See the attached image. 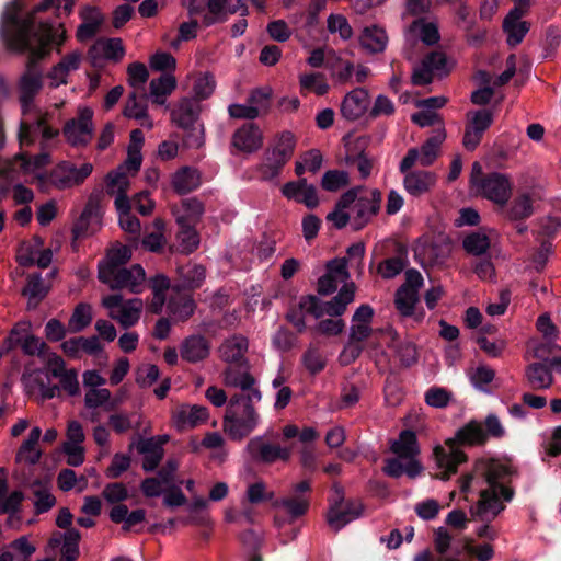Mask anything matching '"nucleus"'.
Here are the masks:
<instances>
[{
	"instance_id": "nucleus-17",
	"label": "nucleus",
	"mask_w": 561,
	"mask_h": 561,
	"mask_svg": "<svg viewBox=\"0 0 561 561\" xmlns=\"http://www.w3.org/2000/svg\"><path fill=\"white\" fill-rule=\"evenodd\" d=\"M275 506L282 508L285 514V516L280 514L275 516L276 526L282 527L285 523L291 524L306 515L310 507V500L305 495L290 494L277 500Z\"/></svg>"
},
{
	"instance_id": "nucleus-9",
	"label": "nucleus",
	"mask_w": 561,
	"mask_h": 561,
	"mask_svg": "<svg viewBox=\"0 0 561 561\" xmlns=\"http://www.w3.org/2000/svg\"><path fill=\"white\" fill-rule=\"evenodd\" d=\"M462 145L468 151H474L480 145L484 133L491 127L494 114L489 108H481L468 113Z\"/></svg>"
},
{
	"instance_id": "nucleus-18",
	"label": "nucleus",
	"mask_w": 561,
	"mask_h": 561,
	"mask_svg": "<svg viewBox=\"0 0 561 561\" xmlns=\"http://www.w3.org/2000/svg\"><path fill=\"white\" fill-rule=\"evenodd\" d=\"M231 145L241 152L257 151L263 145V135L259 125L255 123L243 124L233 133Z\"/></svg>"
},
{
	"instance_id": "nucleus-38",
	"label": "nucleus",
	"mask_w": 561,
	"mask_h": 561,
	"mask_svg": "<svg viewBox=\"0 0 561 561\" xmlns=\"http://www.w3.org/2000/svg\"><path fill=\"white\" fill-rule=\"evenodd\" d=\"M42 436V430L39 427H33L27 436V438L21 445L18 457H22L25 455V460L30 465H36L42 457V453L35 449L39 438Z\"/></svg>"
},
{
	"instance_id": "nucleus-30",
	"label": "nucleus",
	"mask_w": 561,
	"mask_h": 561,
	"mask_svg": "<svg viewBox=\"0 0 561 561\" xmlns=\"http://www.w3.org/2000/svg\"><path fill=\"white\" fill-rule=\"evenodd\" d=\"M556 340H545L534 350V357L538 363L550 365L556 373L561 374V346L554 343Z\"/></svg>"
},
{
	"instance_id": "nucleus-33",
	"label": "nucleus",
	"mask_w": 561,
	"mask_h": 561,
	"mask_svg": "<svg viewBox=\"0 0 561 561\" xmlns=\"http://www.w3.org/2000/svg\"><path fill=\"white\" fill-rule=\"evenodd\" d=\"M363 48L371 54L382 53L388 43L386 31L377 25L366 26L359 37Z\"/></svg>"
},
{
	"instance_id": "nucleus-27",
	"label": "nucleus",
	"mask_w": 561,
	"mask_h": 561,
	"mask_svg": "<svg viewBox=\"0 0 561 561\" xmlns=\"http://www.w3.org/2000/svg\"><path fill=\"white\" fill-rule=\"evenodd\" d=\"M419 301V293L407 289L405 287H399L394 295V305L397 310L403 317H414L416 321H422L424 318V311H416L415 305Z\"/></svg>"
},
{
	"instance_id": "nucleus-51",
	"label": "nucleus",
	"mask_w": 561,
	"mask_h": 561,
	"mask_svg": "<svg viewBox=\"0 0 561 561\" xmlns=\"http://www.w3.org/2000/svg\"><path fill=\"white\" fill-rule=\"evenodd\" d=\"M173 121L182 129H187L196 125L198 119V112H196L193 105L188 102L180 105L179 111L172 114Z\"/></svg>"
},
{
	"instance_id": "nucleus-64",
	"label": "nucleus",
	"mask_w": 561,
	"mask_h": 561,
	"mask_svg": "<svg viewBox=\"0 0 561 561\" xmlns=\"http://www.w3.org/2000/svg\"><path fill=\"white\" fill-rule=\"evenodd\" d=\"M33 494L36 497L34 506L37 515L48 512L56 504V497L45 489L38 488Z\"/></svg>"
},
{
	"instance_id": "nucleus-39",
	"label": "nucleus",
	"mask_w": 561,
	"mask_h": 561,
	"mask_svg": "<svg viewBox=\"0 0 561 561\" xmlns=\"http://www.w3.org/2000/svg\"><path fill=\"white\" fill-rule=\"evenodd\" d=\"M81 534L77 528H70L64 533L61 558L59 561H77L80 554L79 542Z\"/></svg>"
},
{
	"instance_id": "nucleus-14",
	"label": "nucleus",
	"mask_w": 561,
	"mask_h": 561,
	"mask_svg": "<svg viewBox=\"0 0 561 561\" xmlns=\"http://www.w3.org/2000/svg\"><path fill=\"white\" fill-rule=\"evenodd\" d=\"M304 312L317 319L321 318L323 316L322 301L314 295H306L300 298L297 305L288 309L285 319L296 328L298 333L306 330Z\"/></svg>"
},
{
	"instance_id": "nucleus-16",
	"label": "nucleus",
	"mask_w": 561,
	"mask_h": 561,
	"mask_svg": "<svg viewBox=\"0 0 561 561\" xmlns=\"http://www.w3.org/2000/svg\"><path fill=\"white\" fill-rule=\"evenodd\" d=\"M146 279V273L141 265L134 264L130 268L122 267L107 277L106 282H102L110 286L111 289L128 288L131 293L138 294L141 285Z\"/></svg>"
},
{
	"instance_id": "nucleus-50",
	"label": "nucleus",
	"mask_w": 561,
	"mask_h": 561,
	"mask_svg": "<svg viewBox=\"0 0 561 561\" xmlns=\"http://www.w3.org/2000/svg\"><path fill=\"white\" fill-rule=\"evenodd\" d=\"M503 32L507 35L506 43L511 47L520 44L530 30V23L527 21L511 23L510 26L502 24Z\"/></svg>"
},
{
	"instance_id": "nucleus-37",
	"label": "nucleus",
	"mask_w": 561,
	"mask_h": 561,
	"mask_svg": "<svg viewBox=\"0 0 561 561\" xmlns=\"http://www.w3.org/2000/svg\"><path fill=\"white\" fill-rule=\"evenodd\" d=\"M48 290L41 274H32L22 294L28 297V308H35L47 296Z\"/></svg>"
},
{
	"instance_id": "nucleus-57",
	"label": "nucleus",
	"mask_w": 561,
	"mask_h": 561,
	"mask_svg": "<svg viewBox=\"0 0 561 561\" xmlns=\"http://www.w3.org/2000/svg\"><path fill=\"white\" fill-rule=\"evenodd\" d=\"M295 342V334L285 327H280L272 339L274 347L282 352L290 351L294 347Z\"/></svg>"
},
{
	"instance_id": "nucleus-15",
	"label": "nucleus",
	"mask_w": 561,
	"mask_h": 561,
	"mask_svg": "<svg viewBox=\"0 0 561 561\" xmlns=\"http://www.w3.org/2000/svg\"><path fill=\"white\" fill-rule=\"evenodd\" d=\"M479 187L485 198L500 205L507 203L512 192L510 179L499 172H492L482 178Z\"/></svg>"
},
{
	"instance_id": "nucleus-59",
	"label": "nucleus",
	"mask_w": 561,
	"mask_h": 561,
	"mask_svg": "<svg viewBox=\"0 0 561 561\" xmlns=\"http://www.w3.org/2000/svg\"><path fill=\"white\" fill-rule=\"evenodd\" d=\"M128 83L131 87L142 85L149 78V72L145 64L135 61L127 68Z\"/></svg>"
},
{
	"instance_id": "nucleus-42",
	"label": "nucleus",
	"mask_w": 561,
	"mask_h": 561,
	"mask_svg": "<svg viewBox=\"0 0 561 561\" xmlns=\"http://www.w3.org/2000/svg\"><path fill=\"white\" fill-rule=\"evenodd\" d=\"M141 311V301L140 300H130L128 304L121 307L118 314L115 316L111 312V317L113 319L118 320L119 324L124 329H128L135 325L139 318Z\"/></svg>"
},
{
	"instance_id": "nucleus-52",
	"label": "nucleus",
	"mask_w": 561,
	"mask_h": 561,
	"mask_svg": "<svg viewBox=\"0 0 561 561\" xmlns=\"http://www.w3.org/2000/svg\"><path fill=\"white\" fill-rule=\"evenodd\" d=\"M423 61L424 66L428 67L432 73L436 72L439 77L447 76L450 72L447 57L442 51H432L427 54Z\"/></svg>"
},
{
	"instance_id": "nucleus-11",
	"label": "nucleus",
	"mask_w": 561,
	"mask_h": 561,
	"mask_svg": "<svg viewBox=\"0 0 561 561\" xmlns=\"http://www.w3.org/2000/svg\"><path fill=\"white\" fill-rule=\"evenodd\" d=\"M101 216L100 196L98 194H91L80 217L72 226L71 231L73 240L82 239L94 233L96 230L95 226L100 225Z\"/></svg>"
},
{
	"instance_id": "nucleus-26",
	"label": "nucleus",
	"mask_w": 561,
	"mask_h": 561,
	"mask_svg": "<svg viewBox=\"0 0 561 561\" xmlns=\"http://www.w3.org/2000/svg\"><path fill=\"white\" fill-rule=\"evenodd\" d=\"M553 368L545 363H531L526 367L525 376L533 390L548 389L553 383Z\"/></svg>"
},
{
	"instance_id": "nucleus-32",
	"label": "nucleus",
	"mask_w": 561,
	"mask_h": 561,
	"mask_svg": "<svg viewBox=\"0 0 561 561\" xmlns=\"http://www.w3.org/2000/svg\"><path fill=\"white\" fill-rule=\"evenodd\" d=\"M167 309L175 321L185 322L194 314L196 302L191 295H180L169 299Z\"/></svg>"
},
{
	"instance_id": "nucleus-35",
	"label": "nucleus",
	"mask_w": 561,
	"mask_h": 561,
	"mask_svg": "<svg viewBox=\"0 0 561 561\" xmlns=\"http://www.w3.org/2000/svg\"><path fill=\"white\" fill-rule=\"evenodd\" d=\"M446 138L444 128L435 131L434 135L428 137L425 142L419 149L420 151V164L422 167H431L436 160L439 148Z\"/></svg>"
},
{
	"instance_id": "nucleus-36",
	"label": "nucleus",
	"mask_w": 561,
	"mask_h": 561,
	"mask_svg": "<svg viewBox=\"0 0 561 561\" xmlns=\"http://www.w3.org/2000/svg\"><path fill=\"white\" fill-rule=\"evenodd\" d=\"M462 248L466 253L473 256H484L489 254L491 240L486 233L480 229L468 233L462 240Z\"/></svg>"
},
{
	"instance_id": "nucleus-41",
	"label": "nucleus",
	"mask_w": 561,
	"mask_h": 561,
	"mask_svg": "<svg viewBox=\"0 0 561 561\" xmlns=\"http://www.w3.org/2000/svg\"><path fill=\"white\" fill-rule=\"evenodd\" d=\"M534 213L533 198L529 194H522L514 198L508 210L507 216L511 220H525Z\"/></svg>"
},
{
	"instance_id": "nucleus-22",
	"label": "nucleus",
	"mask_w": 561,
	"mask_h": 561,
	"mask_svg": "<svg viewBox=\"0 0 561 561\" xmlns=\"http://www.w3.org/2000/svg\"><path fill=\"white\" fill-rule=\"evenodd\" d=\"M436 184V175L431 171L415 170L407 173L403 179V186L405 191L419 197L430 192Z\"/></svg>"
},
{
	"instance_id": "nucleus-1",
	"label": "nucleus",
	"mask_w": 561,
	"mask_h": 561,
	"mask_svg": "<svg viewBox=\"0 0 561 561\" xmlns=\"http://www.w3.org/2000/svg\"><path fill=\"white\" fill-rule=\"evenodd\" d=\"M511 469L496 460L480 459L473 470L460 479V491L467 493L472 483L486 484L479 490V501L470 507L471 516L485 524L478 528L477 536L493 540L495 531L489 525L505 510V502H511L515 495L513 488L503 484L502 480L511 476Z\"/></svg>"
},
{
	"instance_id": "nucleus-40",
	"label": "nucleus",
	"mask_w": 561,
	"mask_h": 561,
	"mask_svg": "<svg viewBox=\"0 0 561 561\" xmlns=\"http://www.w3.org/2000/svg\"><path fill=\"white\" fill-rule=\"evenodd\" d=\"M205 272L204 266L197 264L181 267L180 276L182 278V283L179 287L188 290L199 288L205 279Z\"/></svg>"
},
{
	"instance_id": "nucleus-56",
	"label": "nucleus",
	"mask_w": 561,
	"mask_h": 561,
	"mask_svg": "<svg viewBox=\"0 0 561 561\" xmlns=\"http://www.w3.org/2000/svg\"><path fill=\"white\" fill-rule=\"evenodd\" d=\"M451 400V393L444 388L432 387L425 393V402L434 408H446Z\"/></svg>"
},
{
	"instance_id": "nucleus-8",
	"label": "nucleus",
	"mask_w": 561,
	"mask_h": 561,
	"mask_svg": "<svg viewBox=\"0 0 561 561\" xmlns=\"http://www.w3.org/2000/svg\"><path fill=\"white\" fill-rule=\"evenodd\" d=\"M93 111L90 107L79 110L78 116L66 122L62 134L73 147H85L93 135Z\"/></svg>"
},
{
	"instance_id": "nucleus-13",
	"label": "nucleus",
	"mask_w": 561,
	"mask_h": 561,
	"mask_svg": "<svg viewBox=\"0 0 561 561\" xmlns=\"http://www.w3.org/2000/svg\"><path fill=\"white\" fill-rule=\"evenodd\" d=\"M376 332L389 337L387 346L394 352L402 368H410L417 363L419 354L415 344L408 340H400L398 332L391 325L378 329Z\"/></svg>"
},
{
	"instance_id": "nucleus-62",
	"label": "nucleus",
	"mask_w": 561,
	"mask_h": 561,
	"mask_svg": "<svg viewBox=\"0 0 561 561\" xmlns=\"http://www.w3.org/2000/svg\"><path fill=\"white\" fill-rule=\"evenodd\" d=\"M193 90L198 100H206L215 90L214 77L209 73L203 75L195 81Z\"/></svg>"
},
{
	"instance_id": "nucleus-44",
	"label": "nucleus",
	"mask_w": 561,
	"mask_h": 561,
	"mask_svg": "<svg viewBox=\"0 0 561 561\" xmlns=\"http://www.w3.org/2000/svg\"><path fill=\"white\" fill-rule=\"evenodd\" d=\"M208 419V409L203 405H192L183 408L178 413V422L182 425L195 427Z\"/></svg>"
},
{
	"instance_id": "nucleus-28",
	"label": "nucleus",
	"mask_w": 561,
	"mask_h": 561,
	"mask_svg": "<svg viewBox=\"0 0 561 561\" xmlns=\"http://www.w3.org/2000/svg\"><path fill=\"white\" fill-rule=\"evenodd\" d=\"M354 283L344 284L336 296H334L330 301L322 302L323 314H329L331 317L342 316L345 312L347 305L354 300Z\"/></svg>"
},
{
	"instance_id": "nucleus-60",
	"label": "nucleus",
	"mask_w": 561,
	"mask_h": 561,
	"mask_svg": "<svg viewBox=\"0 0 561 561\" xmlns=\"http://www.w3.org/2000/svg\"><path fill=\"white\" fill-rule=\"evenodd\" d=\"M365 350V344L347 340L342 353L340 354L341 364L344 366L356 362Z\"/></svg>"
},
{
	"instance_id": "nucleus-55",
	"label": "nucleus",
	"mask_w": 561,
	"mask_h": 561,
	"mask_svg": "<svg viewBox=\"0 0 561 561\" xmlns=\"http://www.w3.org/2000/svg\"><path fill=\"white\" fill-rule=\"evenodd\" d=\"M302 89L313 90L318 95H324L329 91V84L323 80L321 73H308L300 77Z\"/></svg>"
},
{
	"instance_id": "nucleus-25",
	"label": "nucleus",
	"mask_w": 561,
	"mask_h": 561,
	"mask_svg": "<svg viewBox=\"0 0 561 561\" xmlns=\"http://www.w3.org/2000/svg\"><path fill=\"white\" fill-rule=\"evenodd\" d=\"M139 454L144 455L142 469L146 472L154 471L164 456L163 447L157 444L156 438H139L135 445Z\"/></svg>"
},
{
	"instance_id": "nucleus-10",
	"label": "nucleus",
	"mask_w": 561,
	"mask_h": 561,
	"mask_svg": "<svg viewBox=\"0 0 561 561\" xmlns=\"http://www.w3.org/2000/svg\"><path fill=\"white\" fill-rule=\"evenodd\" d=\"M364 511L360 502L354 500H330L327 523L335 531L341 530L351 522L357 519Z\"/></svg>"
},
{
	"instance_id": "nucleus-63",
	"label": "nucleus",
	"mask_w": 561,
	"mask_h": 561,
	"mask_svg": "<svg viewBox=\"0 0 561 561\" xmlns=\"http://www.w3.org/2000/svg\"><path fill=\"white\" fill-rule=\"evenodd\" d=\"M159 367L149 364L138 368L136 381L140 387L146 388L152 386L159 379Z\"/></svg>"
},
{
	"instance_id": "nucleus-20",
	"label": "nucleus",
	"mask_w": 561,
	"mask_h": 561,
	"mask_svg": "<svg viewBox=\"0 0 561 561\" xmlns=\"http://www.w3.org/2000/svg\"><path fill=\"white\" fill-rule=\"evenodd\" d=\"M368 91L364 88H356L348 92L341 105L342 116L347 121L358 119L368 107Z\"/></svg>"
},
{
	"instance_id": "nucleus-24",
	"label": "nucleus",
	"mask_w": 561,
	"mask_h": 561,
	"mask_svg": "<svg viewBox=\"0 0 561 561\" xmlns=\"http://www.w3.org/2000/svg\"><path fill=\"white\" fill-rule=\"evenodd\" d=\"M131 256V252L127 247L112 249L106 254V257L101 260L98 264V278L100 282H106L107 277L112 275L115 270L122 268Z\"/></svg>"
},
{
	"instance_id": "nucleus-23",
	"label": "nucleus",
	"mask_w": 561,
	"mask_h": 561,
	"mask_svg": "<svg viewBox=\"0 0 561 561\" xmlns=\"http://www.w3.org/2000/svg\"><path fill=\"white\" fill-rule=\"evenodd\" d=\"M248 340L241 335H234L232 339L226 340L219 348L221 358L234 364L239 368H248L244 354L248 351Z\"/></svg>"
},
{
	"instance_id": "nucleus-48",
	"label": "nucleus",
	"mask_w": 561,
	"mask_h": 561,
	"mask_svg": "<svg viewBox=\"0 0 561 561\" xmlns=\"http://www.w3.org/2000/svg\"><path fill=\"white\" fill-rule=\"evenodd\" d=\"M175 87L176 80L173 76L162 75L158 79L150 81V93L156 96L157 103H162L163 101H159L158 99L171 94Z\"/></svg>"
},
{
	"instance_id": "nucleus-54",
	"label": "nucleus",
	"mask_w": 561,
	"mask_h": 561,
	"mask_svg": "<svg viewBox=\"0 0 561 561\" xmlns=\"http://www.w3.org/2000/svg\"><path fill=\"white\" fill-rule=\"evenodd\" d=\"M328 30L330 33L339 32L341 38L348 39L353 35V30L347 19L341 14H330L328 18Z\"/></svg>"
},
{
	"instance_id": "nucleus-4",
	"label": "nucleus",
	"mask_w": 561,
	"mask_h": 561,
	"mask_svg": "<svg viewBox=\"0 0 561 561\" xmlns=\"http://www.w3.org/2000/svg\"><path fill=\"white\" fill-rule=\"evenodd\" d=\"M260 414L252 404V397L243 392L233 394L224 416V431L232 440H242L259 425Z\"/></svg>"
},
{
	"instance_id": "nucleus-29",
	"label": "nucleus",
	"mask_w": 561,
	"mask_h": 561,
	"mask_svg": "<svg viewBox=\"0 0 561 561\" xmlns=\"http://www.w3.org/2000/svg\"><path fill=\"white\" fill-rule=\"evenodd\" d=\"M201 185L199 172L191 167H182L172 178V186L176 194L186 195Z\"/></svg>"
},
{
	"instance_id": "nucleus-58",
	"label": "nucleus",
	"mask_w": 561,
	"mask_h": 561,
	"mask_svg": "<svg viewBox=\"0 0 561 561\" xmlns=\"http://www.w3.org/2000/svg\"><path fill=\"white\" fill-rule=\"evenodd\" d=\"M463 31L466 35L467 43L471 46L479 47L481 46L486 37V30L477 27V22L474 19H471L463 25Z\"/></svg>"
},
{
	"instance_id": "nucleus-53",
	"label": "nucleus",
	"mask_w": 561,
	"mask_h": 561,
	"mask_svg": "<svg viewBox=\"0 0 561 561\" xmlns=\"http://www.w3.org/2000/svg\"><path fill=\"white\" fill-rule=\"evenodd\" d=\"M131 463L130 456L122 453H116L113 456L111 465L106 469V477L110 479L119 478L125 471L128 470Z\"/></svg>"
},
{
	"instance_id": "nucleus-12",
	"label": "nucleus",
	"mask_w": 561,
	"mask_h": 561,
	"mask_svg": "<svg viewBox=\"0 0 561 561\" xmlns=\"http://www.w3.org/2000/svg\"><path fill=\"white\" fill-rule=\"evenodd\" d=\"M382 195L379 190L365 191V195L358 196L353 206V228L354 230L363 229L374 216H376L381 206Z\"/></svg>"
},
{
	"instance_id": "nucleus-21",
	"label": "nucleus",
	"mask_w": 561,
	"mask_h": 561,
	"mask_svg": "<svg viewBox=\"0 0 561 561\" xmlns=\"http://www.w3.org/2000/svg\"><path fill=\"white\" fill-rule=\"evenodd\" d=\"M210 344L201 334H193L183 340L180 346V355L183 360L195 364L208 357Z\"/></svg>"
},
{
	"instance_id": "nucleus-47",
	"label": "nucleus",
	"mask_w": 561,
	"mask_h": 561,
	"mask_svg": "<svg viewBox=\"0 0 561 561\" xmlns=\"http://www.w3.org/2000/svg\"><path fill=\"white\" fill-rule=\"evenodd\" d=\"M407 251L402 250L397 256L389 257L379 264L378 271L383 278H393L400 274L407 265Z\"/></svg>"
},
{
	"instance_id": "nucleus-49",
	"label": "nucleus",
	"mask_w": 561,
	"mask_h": 561,
	"mask_svg": "<svg viewBox=\"0 0 561 561\" xmlns=\"http://www.w3.org/2000/svg\"><path fill=\"white\" fill-rule=\"evenodd\" d=\"M560 43L561 30L557 25H549L545 31V38L542 42L543 58H553Z\"/></svg>"
},
{
	"instance_id": "nucleus-34",
	"label": "nucleus",
	"mask_w": 561,
	"mask_h": 561,
	"mask_svg": "<svg viewBox=\"0 0 561 561\" xmlns=\"http://www.w3.org/2000/svg\"><path fill=\"white\" fill-rule=\"evenodd\" d=\"M179 225L178 240L180 242L181 252L191 254L197 250L199 245V236L197 231L192 227L190 220L185 216H179L176 218Z\"/></svg>"
},
{
	"instance_id": "nucleus-45",
	"label": "nucleus",
	"mask_w": 561,
	"mask_h": 561,
	"mask_svg": "<svg viewBox=\"0 0 561 561\" xmlns=\"http://www.w3.org/2000/svg\"><path fill=\"white\" fill-rule=\"evenodd\" d=\"M350 184V175L344 170H329L321 179V187L328 192H336Z\"/></svg>"
},
{
	"instance_id": "nucleus-6",
	"label": "nucleus",
	"mask_w": 561,
	"mask_h": 561,
	"mask_svg": "<svg viewBox=\"0 0 561 561\" xmlns=\"http://www.w3.org/2000/svg\"><path fill=\"white\" fill-rule=\"evenodd\" d=\"M248 453L255 463L272 465L276 461L287 462L291 457V448L283 447L265 439L264 436L251 438L247 445Z\"/></svg>"
},
{
	"instance_id": "nucleus-5",
	"label": "nucleus",
	"mask_w": 561,
	"mask_h": 561,
	"mask_svg": "<svg viewBox=\"0 0 561 561\" xmlns=\"http://www.w3.org/2000/svg\"><path fill=\"white\" fill-rule=\"evenodd\" d=\"M296 148V137L289 130L277 134L274 141L263 153V161L257 167V171L264 181H273L278 178L293 158Z\"/></svg>"
},
{
	"instance_id": "nucleus-19",
	"label": "nucleus",
	"mask_w": 561,
	"mask_h": 561,
	"mask_svg": "<svg viewBox=\"0 0 561 561\" xmlns=\"http://www.w3.org/2000/svg\"><path fill=\"white\" fill-rule=\"evenodd\" d=\"M82 23L78 26L76 37L79 42L91 41L104 22V16L96 7L85 5L80 11Z\"/></svg>"
},
{
	"instance_id": "nucleus-46",
	"label": "nucleus",
	"mask_w": 561,
	"mask_h": 561,
	"mask_svg": "<svg viewBox=\"0 0 561 561\" xmlns=\"http://www.w3.org/2000/svg\"><path fill=\"white\" fill-rule=\"evenodd\" d=\"M92 320L91 307L88 304H79L69 320V329L73 333L81 332Z\"/></svg>"
},
{
	"instance_id": "nucleus-3",
	"label": "nucleus",
	"mask_w": 561,
	"mask_h": 561,
	"mask_svg": "<svg viewBox=\"0 0 561 561\" xmlns=\"http://www.w3.org/2000/svg\"><path fill=\"white\" fill-rule=\"evenodd\" d=\"M18 43L20 48L28 53L26 70L20 79V102L23 108L28 107L36 94L43 88V75L39 69V62L49 56L47 45L33 47L26 32H21L18 35Z\"/></svg>"
},
{
	"instance_id": "nucleus-43",
	"label": "nucleus",
	"mask_w": 561,
	"mask_h": 561,
	"mask_svg": "<svg viewBox=\"0 0 561 561\" xmlns=\"http://www.w3.org/2000/svg\"><path fill=\"white\" fill-rule=\"evenodd\" d=\"M301 362L311 375L321 373L327 365V359L319 347L310 345L302 354Z\"/></svg>"
},
{
	"instance_id": "nucleus-7",
	"label": "nucleus",
	"mask_w": 561,
	"mask_h": 561,
	"mask_svg": "<svg viewBox=\"0 0 561 561\" xmlns=\"http://www.w3.org/2000/svg\"><path fill=\"white\" fill-rule=\"evenodd\" d=\"M93 165L89 162L77 168L70 161L59 162L49 174L51 184L58 190L81 185L92 173Z\"/></svg>"
},
{
	"instance_id": "nucleus-61",
	"label": "nucleus",
	"mask_w": 561,
	"mask_h": 561,
	"mask_svg": "<svg viewBox=\"0 0 561 561\" xmlns=\"http://www.w3.org/2000/svg\"><path fill=\"white\" fill-rule=\"evenodd\" d=\"M272 90L270 88L254 89L249 98L248 103L252 106H257V111H267L271 105Z\"/></svg>"
},
{
	"instance_id": "nucleus-31",
	"label": "nucleus",
	"mask_w": 561,
	"mask_h": 561,
	"mask_svg": "<svg viewBox=\"0 0 561 561\" xmlns=\"http://www.w3.org/2000/svg\"><path fill=\"white\" fill-rule=\"evenodd\" d=\"M390 450L401 459L415 458L420 453L416 434L412 430H403L392 442Z\"/></svg>"
},
{
	"instance_id": "nucleus-2",
	"label": "nucleus",
	"mask_w": 561,
	"mask_h": 561,
	"mask_svg": "<svg viewBox=\"0 0 561 561\" xmlns=\"http://www.w3.org/2000/svg\"><path fill=\"white\" fill-rule=\"evenodd\" d=\"M504 435L505 428L495 414H489L484 423L469 421L456 431L454 437L445 442L447 448L440 445L434 448L436 465L443 469L437 478L448 480L457 472L458 466L467 461V455L461 447L483 446L489 437L502 438Z\"/></svg>"
}]
</instances>
